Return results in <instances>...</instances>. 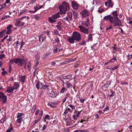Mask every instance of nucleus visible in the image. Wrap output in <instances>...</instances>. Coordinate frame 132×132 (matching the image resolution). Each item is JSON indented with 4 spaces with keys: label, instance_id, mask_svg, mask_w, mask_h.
Segmentation results:
<instances>
[{
    "label": "nucleus",
    "instance_id": "58836bf2",
    "mask_svg": "<svg viewBox=\"0 0 132 132\" xmlns=\"http://www.w3.org/2000/svg\"><path fill=\"white\" fill-rule=\"evenodd\" d=\"M10 17V16L9 15H5L3 16L2 18L1 19L4 20Z\"/></svg>",
    "mask_w": 132,
    "mask_h": 132
},
{
    "label": "nucleus",
    "instance_id": "0e129e2a",
    "mask_svg": "<svg viewBox=\"0 0 132 132\" xmlns=\"http://www.w3.org/2000/svg\"><path fill=\"white\" fill-rule=\"evenodd\" d=\"M5 55L4 54L1 55L0 56V59H1L2 58L5 57Z\"/></svg>",
    "mask_w": 132,
    "mask_h": 132
},
{
    "label": "nucleus",
    "instance_id": "9b49d317",
    "mask_svg": "<svg viewBox=\"0 0 132 132\" xmlns=\"http://www.w3.org/2000/svg\"><path fill=\"white\" fill-rule=\"evenodd\" d=\"M89 19L88 18L87 19V20L86 21H82L81 24L82 25H85L87 27H88L89 24Z\"/></svg>",
    "mask_w": 132,
    "mask_h": 132
},
{
    "label": "nucleus",
    "instance_id": "dca6fc26",
    "mask_svg": "<svg viewBox=\"0 0 132 132\" xmlns=\"http://www.w3.org/2000/svg\"><path fill=\"white\" fill-rule=\"evenodd\" d=\"M69 112H72V111L71 110V109L69 108H66L65 111L63 113V115L65 116Z\"/></svg>",
    "mask_w": 132,
    "mask_h": 132
},
{
    "label": "nucleus",
    "instance_id": "4be33fe9",
    "mask_svg": "<svg viewBox=\"0 0 132 132\" xmlns=\"http://www.w3.org/2000/svg\"><path fill=\"white\" fill-rule=\"evenodd\" d=\"M65 120L66 122L67 125L70 126L72 124V122H71V120Z\"/></svg>",
    "mask_w": 132,
    "mask_h": 132
},
{
    "label": "nucleus",
    "instance_id": "a211bd4d",
    "mask_svg": "<svg viewBox=\"0 0 132 132\" xmlns=\"http://www.w3.org/2000/svg\"><path fill=\"white\" fill-rule=\"evenodd\" d=\"M112 15L114 17L113 18H118V14L117 13V11H115L113 12H112Z\"/></svg>",
    "mask_w": 132,
    "mask_h": 132
},
{
    "label": "nucleus",
    "instance_id": "e433bc0d",
    "mask_svg": "<svg viewBox=\"0 0 132 132\" xmlns=\"http://www.w3.org/2000/svg\"><path fill=\"white\" fill-rule=\"evenodd\" d=\"M23 115V114L22 113H18V114L17 116V118H20Z\"/></svg>",
    "mask_w": 132,
    "mask_h": 132
},
{
    "label": "nucleus",
    "instance_id": "c85d7f7f",
    "mask_svg": "<svg viewBox=\"0 0 132 132\" xmlns=\"http://www.w3.org/2000/svg\"><path fill=\"white\" fill-rule=\"evenodd\" d=\"M41 83H40L39 82L36 85V87L38 90H39L40 88V86L41 85Z\"/></svg>",
    "mask_w": 132,
    "mask_h": 132
},
{
    "label": "nucleus",
    "instance_id": "f8f14e48",
    "mask_svg": "<svg viewBox=\"0 0 132 132\" xmlns=\"http://www.w3.org/2000/svg\"><path fill=\"white\" fill-rule=\"evenodd\" d=\"M67 40L68 42L71 44H73L75 42L74 41L75 40L72 36L71 37H69Z\"/></svg>",
    "mask_w": 132,
    "mask_h": 132
},
{
    "label": "nucleus",
    "instance_id": "de8ad7c7",
    "mask_svg": "<svg viewBox=\"0 0 132 132\" xmlns=\"http://www.w3.org/2000/svg\"><path fill=\"white\" fill-rule=\"evenodd\" d=\"M66 88L65 87H63L62 88L60 92L61 93H63L64 92Z\"/></svg>",
    "mask_w": 132,
    "mask_h": 132
},
{
    "label": "nucleus",
    "instance_id": "69168bd1",
    "mask_svg": "<svg viewBox=\"0 0 132 132\" xmlns=\"http://www.w3.org/2000/svg\"><path fill=\"white\" fill-rule=\"evenodd\" d=\"M55 40L56 42H57L58 43H59L60 42V40H59V39L58 38H57L55 39Z\"/></svg>",
    "mask_w": 132,
    "mask_h": 132
},
{
    "label": "nucleus",
    "instance_id": "39448f33",
    "mask_svg": "<svg viewBox=\"0 0 132 132\" xmlns=\"http://www.w3.org/2000/svg\"><path fill=\"white\" fill-rule=\"evenodd\" d=\"M47 89L48 90L47 93L50 97H55L57 96V93L53 91L51 88H47Z\"/></svg>",
    "mask_w": 132,
    "mask_h": 132
},
{
    "label": "nucleus",
    "instance_id": "37998d69",
    "mask_svg": "<svg viewBox=\"0 0 132 132\" xmlns=\"http://www.w3.org/2000/svg\"><path fill=\"white\" fill-rule=\"evenodd\" d=\"M12 31V30H6V34H7L9 35L11 32Z\"/></svg>",
    "mask_w": 132,
    "mask_h": 132
},
{
    "label": "nucleus",
    "instance_id": "2f4dec72",
    "mask_svg": "<svg viewBox=\"0 0 132 132\" xmlns=\"http://www.w3.org/2000/svg\"><path fill=\"white\" fill-rule=\"evenodd\" d=\"M22 118L21 117L19 119H18L16 120V121L18 123H20L22 121Z\"/></svg>",
    "mask_w": 132,
    "mask_h": 132
},
{
    "label": "nucleus",
    "instance_id": "4468645a",
    "mask_svg": "<svg viewBox=\"0 0 132 132\" xmlns=\"http://www.w3.org/2000/svg\"><path fill=\"white\" fill-rule=\"evenodd\" d=\"M61 14V12H58L55 15H54L52 16L53 18L54 19H57L58 18H59L60 17L59 15L60 14Z\"/></svg>",
    "mask_w": 132,
    "mask_h": 132
},
{
    "label": "nucleus",
    "instance_id": "2eb2a0df",
    "mask_svg": "<svg viewBox=\"0 0 132 132\" xmlns=\"http://www.w3.org/2000/svg\"><path fill=\"white\" fill-rule=\"evenodd\" d=\"M19 84L18 82H15L14 83L13 86L12 87L13 88L14 90L17 89L19 87Z\"/></svg>",
    "mask_w": 132,
    "mask_h": 132
},
{
    "label": "nucleus",
    "instance_id": "3c124183",
    "mask_svg": "<svg viewBox=\"0 0 132 132\" xmlns=\"http://www.w3.org/2000/svg\"><path fill=\"white\" fill-rule=\"evenodd\" d=\"M13 27V25H12L11 24H9L7 27L6 28V29L7 30H11L10 29L11 28V27Z\"/></svg>",
    "mask_w": 132,
    "mask_h": 132
},
{
    "label": "nucleus",
    "instance_id": "72a5a7b5",
    "mask_svg": "<svg viewBox=\"0 0 132 132\" xmlns=\"http://www.w3.org/2000/svg\"><path fill=\"white\" fill-rule=\"evenodd\" d=\"M20 19H17L16 21V24H15V25L17 26H19V25L20 24V23H21V21L20 20Z\"/></svg>",
    "mask_w": 132,
    "mask_h": 132
},
{
    "label": "nucleus",
    "instance_id": "8fccbe9b",
    "mask_svg": "<svg viewBox=\"0 0 132 132\" xmlns=\"http://www.w3.org/2000/svg\"><path fill=\"white\" fill-rule=\"evenodd\" d=\"M56 27L59 30H61L62 29V27L61 26H56Z\"/></svg>",
    "mask_w": 132,
    "mask_h": 132
},
{
    "label": "nucleus",
    "instance_id": "e2e57ef3",
    "mask_svg": "<svg viewBox=\"0 0 132 132\" xmlns=\"http://www.w3.org/2000/svg\"><path fill=\"white\" fill-rule=\"evenodd\" d=\"M21 45L20 46V49H21L22 48L24 44V43L23 41H22L21 42Z\"/></svg>",
    "mask_w": 132,
    "mask_h": 132
},
{
    "label": "nucleus",
    "instance_id": "bb28decb",
    "mask_svg": "<svg viewBox=\"0 0 132 132\" xmlns=\"http://www.w3.org/2000/svg\"><path fill=\"white\" fill-rule=\"evenodd\" d=\"M36 63L35 64V65L33 67V68L34 69H36V67L39 64V62L38 60V59H37V60H36Z\"/></svg>",
    "mask_w": 132,
    "mask_h": 132
},
{
    "label": "nucleus",
    "instance_id": "423d86ee",
    "mask_svg": "<svg viewBox=\"0 0 132 132\" xmlns=\"http://www.w3.org/2000/svg\"><path fill=\"white\" fill-rule=\"evenodd\" d=\"M115 19V18L112 16L111 15H109L105 16L103 18V19L105 21L109 20L111 24L113 23L112 21Z\"/></svg>",
    "mask_w": 132,
    "mask_h": 132
},
{
    "label": "nucleus",
    "instance_id": "6e6552de",
    "mask_svg": "<svg viewBox=\"0 0 132 132\" xmlns=\"http://www.w3.org/2000/svg\"><path fill=\"white\" fill-rule=\"evenodd\" d=\"M78 28H79L80 31L82 32L85 33H87L88 32V29H86L84 27L82 26H80L78 27Z\"/></svg>",
    "mask_w": 132,
    "mask_h": 132
},
{
    "label": "nucleus",
    "instance_id": "a878e982",
    "mask_svg": "<svg viewBox=\"0 0 132 132\" xmlns=\"http://www.w3.org/2000/svg\"><path fill=\"white\" fill-rule=\"evenodd\" d=\"M52 104V103L51 104L50 103H48L47 105L49 106H50L51 107L53 108H55L56 107V106L55 105V103H53Z\"/></svg>",
    "mask_w": 132,
    "mask_h": 132
},
{
    "label": "nucleus",
    "instance_id": "a18cd8bd",
    "mask_svg": "<svg viewBox=\"0 0 132 132\" xmlns=\"http://www.w3.org/2000/svg\"><path fill=\"white\" fill-rule=\"evenodd\" d=\"M71 116L70 115V114H68L67 116V118H66L65 120H71Z\"/></svg>",
    "mask_w": 132,
    "mask_h": 132
},
{
    "label": "nucleus",
    "instance_id": "680f3d73",
    "mask_svg": "<svg viewBox=\"0 0 132 132\" xmlns=\"http://www.w3.org/2000/svg\"><path fill=\"white\" fill-rule=\"evenodd\" d=\"M45 119H48L49 120L50 119L49 115L47 114H46L45 115Z\"/></svg>",
    "mask_w": 132,
    "mask_h": 132
},
{
    "label": "nucleus",
    "instance_id": "6e6d98bb",
    "mask_svg": "<svg viewBox=\"0 0 132 132\" xmlns=\"http://www.w3.org/2000/svg\"><path fill=\"white\" fill-rule=\"evenodd\" d=\"M69 107L70 108H71V109L72 110H73L75 109V107L74 106L72 105L71 104H70V105H69Z\"/></svg>",
    "mask_w": 132,
    "mask_h": 132
},
{
    "label": "nucleus",
    "instance_id": "09e8293b",
    "mask_svg": "<svg viewBox=\"0 0 132 132\" xmlns=\"http://www.w3.org/2000/svg\"><path fill=\"white\" fill-rule=\"evenodd\" d=\"M13 129V127L12 126L10 128L7 130L6 132H11Z\"/></svg>",
    "mask_w": 132,
    "mask_h": 132
},
{
    "label": "nucleus",
    "instance_id": "7c9ffc66",
    "mask_svg": "<svg viewBox=\"0 0 132 132\" xmlns=\"http://www.w3.org/2000/svg\"><path fill=\"white\" fill-rule=\"evenodd\" d=\"M34 18L36 20H38L40 19V17L37 14L33 15Z\"/></svg>",
    "mask_w": 132,
    "mask_h": 132
},
{
    "label": "nucleus",
    "instance_id": "c756f323",
    "mask_svg": "<svg viewBox=\"0 0 132 132\" xmlns=\"http://www.w3.org/2000/svg\"><path fill=\"white\" fill-rule=\"evenodd\" d=\"M36 108V106L35 105H34L32 107L31 109V112L32 113H34L35 111Z\"/></svg>",
    "mask_w": 132,
    "mask_h": 132
},
{
    "label": "nucleus",
    "instance_id": "864d4df0",
    "mask_svg": "<svg viewBox=\"0 0 132 132\" xmlns=\"http://www.w3.org/2000/svg\"><path fill=\"white\" fill-rule=\"evenodd\" d=\"M103 86L105 88H107L109 86L108 83H106L104 84Z\"/></svg>",
    "mask_w": 132,
    "mask_h": 132
},
{
    "label": "nucleus",
    "instance_id": "cd10ccee",
    "mask_svg": "<svg viewBox=\"0 0 132 132\" xmlns=\"http://www.w3.org/2000/svg\"><path fill=\"white\" fill-rule=\"evenodd\" d=\"M42 117L39 118L37 120H35L34 121V123L33 124V125H34L36 123H37L39 121H40Z\"/></svg>",
    "mask_w": 132,
    "mask_h": 132
},
{
    "label": "nucleus",
    "instance_id": "5701e85b",
    "mask_svg": "<svg viewBox=\"0 0 132 132\" xmlns=\"http://www.w3.org/2000/svg\"><path fill=\"white\" fill-rule=\"evenodd\" d=\"M6 30V29H5L0 32V36H2V37H3L4 35H5Z\"/></svg>",
    "mask_w": 132,
    "mask_h": 132
},
{
    "label": "nucleus",
    "instance_id": "b1692460",
    "mask_svg": "<svg viewBox=\"0 0 132 132\" xmlns=\"http://www.w3.org/2000/svg\"><path fill=\"white\" fill-rule=\"evenodd\" d=\"M59 52H60V50L59 49L56 47H54V50L53 51L54 53H56Z\"/></svg>",
    "mask_w": 132,
    "mask_h": 132
},
{
    "label": "nucleus",
    "instance_id": "ea45409f",
    "mask_svg": "<svg viewBox=\"0 0 132 132\" xmlns=\"http://www.w3.org/2000/svg\"><path fill=\"white\" fill-rule=\"evenodd\" d=\"M65 77L66 78V79H70L71 80L72 79V78H71L72 77V76L71 75H67V76H65Z\"/></svg>",
    "mask_w": 132,
    "mask_h": 132
},
{
    "label": "nucleus",
    "instance_id": "ddd939ff",
    "mask_svg": "<svg viewBox=\"0 0 132 132\" xmlns=\"http://www.w3.org/2000/svg\"><path fill=\"white\" fill-rule=\"evenodd\" d=\"M14 90V89L12 86H9L7 87V89L6 90V92L7 93H9L12 92Z\"/></svg>",
    "mask_w": 132,
    "mask_h": 132
},
{
    "label": "nucleus",
    "instance_id": "338daca9",
    "mask_svg": "<svg viewBox=\"0 0 132 132\" xmlns=\"http://www.w3.org/2000/svg\"><path fill=\"white\" fill-rule=\"evenodd\" d=\"M111 60H112V61H113V60H114L115 61H116L117 60V59L116 57V56H113V57L111 59Z\"/></svg>",
    "mask_w": 132,
    "mask_h": 132
},
{
    "label": "nucleus",
    "instance_id": "4d7b16f0",
    "mask_svg": "<svg viewBox=\"0 0 132 132\" xmlns=\"http://www.w3.org/2000/svg\"><path fill=\"white\" fill-rule=\"evenodd\" d=\"M12 66L9 65V72L10 73L11 72Z\"/></svg>",
    "mask_w": 132,
    "mask_h": 132
},
{
    "label": "nucleus",
    "instance_id": "13d9d810",
    "mask_svg": "<svg viewBox=\"0 0 132 132\" xmlns=\"http://www.w3.org/2000/svg\"><path fill=\"white\" fill-rule=\"evenodd\" d=\"M76 112H78V113H76V114L77 116L78 117H79V115L80 114L81 111H80L79 112H78L77 111H76Z\"/></svg>",
    "mask_w": 132,
    "mask_h": 132
},
{
    "label": "nucleus",
    "instance_id": "c9c22d12",
    "mask_svg": "<svg viewBox=\"0 0 132 132\" xmlns=\"http://www.w3.org/2000/svg\"><path fill=\"white\" fill-rule=\"evenodd\" d=\"M119 65H116L115 67H113L112 68V71H114L116 69H118L119 67Z\"/></svg>",
    "mask_w": 132,
    "mask_h": 132
},
{
    "label": "nucleus",
    "instance_id": "20e7f679",
    "mask_svg": "<svg viewBox=\"0 0 132 132\" xmlns=\"http://www.w3.org/2000/svg\"><path fill=\"white\" fill-rule=\"evenodd\" d=\"M72 36L75 40L76 41H79L81 39L80 34L77 32H73Z\"/></svg>",
    "mask_w": 132,
    "mask_h": 132
},
{
    "label": "nucleus",
    "instance_id": "6ab92c4d",
    "mask_svg": "<svg viewBox=\"0 0 132 132\" xmlns=\"http://www.w3.org/2000/svg\"><path fill=\"white\" fill-rule=\"evenodd\" d=\"M26 79V77L25 75L23 76H21L20 78V81L24 83V82L25 80Z\"/></svg>",
    "mask_w": 132,
    "mask_h": 132
},
{
    "label": "nucleus",
    "instance_id": "f03ea898",
    "mask_svg": "<svg viewBox=\"0 0 132 132\" xmlns=\"http://www.w3.org/2000/svg\"><path fill=\"white\" fill-rule=\"evenodd\" d=\"M25 62L24 59L21 58H15L14 59H11L10 60L9 65L12 66L14 62L16 64H18V65L20 67L22 66Z\"/></svg>",
    "mask_w": 132,
    "mask_h": 132
},
{
    "label": "nucleus",
    "instance_id": "f704fd0d",
    "mask_svg": "<svg viewBox=\"0 0 132 132\" xmlns=\"http://www.w3.org/2000/svg\"><path fill=\"white\" fill-rule=\"evenodd\" d=\"M69 18L71 20L72 19V13L71 12H69L68 14Z\"/></svg>",
    "mask_w": 132,
    "mask_h": 132
},
{
    "label": "nucleus",
    "instance_id": "473e14b6",
    "mask_svg": "<svg viewBox=\"0 0 132 132\" xmlns=\"http://www.w3.org/2000/svg\"><path fill=\"white\" fill-rule=\"evenodd\" d=\"M49 21L51 23H53L54 20L52 19V17H49L48 18Z\"/></svg>",
    "mask_w": 132,
    "mask_h": 132
},
{
    "label": "nucleus",
    "instance_id": "052dcab7",
    "mask_svg": "<svg viewBox=\"0 0 132 132\" xmlns=\"http://www.w3.org/2000/svg\"><path fill=\"white\" fill-rule=\"evenodd\" d=\"M86 44L85 42V41H83L80 44V45H84Z\"/></svg>",
    "mask_w": 132,
    "mask_h": 132
},
{
    "label": "nucleus",
    "instance_id": "7ed1b4c3",
    "mask_svg": "<svg viewBox=\"0 0 132 132\" xmlns=\"http://www.w3.org/2000/svg\"><path fill=\"white\" fill-rule=\"evenodd\" d=\"M7 96L5 95L4 93L0 91V101L2 102L3 104L7 102Z\"/></svg>",
    "mask_w": 132,
    "mask_h": 132
},
{
    "label": "nucleus",
    "instance_id": "f3484780",
    "mask_svg": "<svg viewBox=\"0 0 132 132\" xmlns=\"http://www.w3.org/2000/svg\"><path fill=\"white\" fill-rule=\"evenodd\" d=\"M41 85L42 86V88H43L44 89H47L48 88V87H49V86L47 85H45L43 83H41ZM49 89V88H48Z\"/></svg>",
    "mask_w": 132,
    "mask_h": 132
},
{
    "label": "nucleus",
    "instance_id": "603ef678",
    "mask_svg": "<svg viewBox=\"0 0 132 132\" xmlns=\"http://www.w3.org/2000/svg\"><path fill=\"white\" fill-rule=\"evenodd\" d=\"M49 55V53L44 54L43 56V58L44 59H45L47 57H48V56Z\"/></svg>",
    "mask_w": 132,
    "mask_h": 132
},
{
    "label": "nucleus",
    "instance_id": "0eeeda50",
    "mask_svg": "<svg viewBox=\"0 0 132 132\" xmlns=\"http://www.w3.org/2000/svg\"><path fill=\"white\" fill-rule=\"evenodd\" d=\"M113 23H114L113 26L115 27L117 26H121V21L118 18H115V19L112 21Z\"/></svg>",
    "mask_w": 132,
    "mask_h": 132
},
{
    "label": "nucleus",
    "instance_id": "79ce46f5",
    "mask_svg": "<svg viewBox=\"0 0 132 132\" xmlns=\"http://www.w3.org/2000/svg\"><path fill=\"white\" fill-rule=\"evenodd\" d=\"M79 98L81 103H84V101L86 100L85 99H82L81 97H79Z\"/></svg>",
    "mask_w": 132,
    "mask_h": 132
},
{
    "label": "nucleus",
    "instance_id": "c03bdc74",
    "mask_svg": "<svg viewBox=\"0 0 132 132\" xmlns=\"http://www.w3.org/2000/svg\"><path fill=\"white\" fill-rule=\"evenodd\" d=\"M110 62H111L112 63H114V61H112V60H111V59H110V60L109 61H108L107 62L105 63L104 64V65H105Z\"/></svg>",
    "mask_w": 132,
    "mask_h": 132
},
{
    "label": "nucleus",
    "instance_id": "bf43d9fd",
    "mask_svg": "<svg viewBox=\"0 0 132 132\" xmlns=\"http://www.w3.org/2000/svg\"><path fill=\"white\" fill-rule=\"evenodd\" d=\"M5 120V119L4 118H3L0 121V122L1 123H3L4 122Z\"/></svg>",
    "mask_w": 132,
    "mask_h": 132
},
{
    "label": "nucleus",
    "instance_id": "a19ab883",
    "mask_svg": "<svg viewBox=\"0 0 132 132\" xmlns=\"http://www.w3.org/2000/svg\"><path fill=\"white\" fill-rule=\"evenodd\" d=\"M72 117L73 119L75 120H77L78 118L79 117L76 114L73 115Z\"/></svg>",
    "mask_w": 132,
    "mask_h": 132
},
{
    "label": "nucleus",
    "instance_id": "412c9836",
    "mask_svg": "<svg viewBox=\"0 0 132 132\" xmlns=\"http://www.w3.org/2000/svg\"><path fill=\"white\" fill-rule=\"evenodd\" d=\"M92 34H89L88 36V40L89 41H92L93 40L92 39Z\"/></svg>",
    "mask_w": 132,
    "mask_h": 132
},
{
    "label": "nucleus",
    "instance_id": "774afa93",
    "mask_svg": "<svg viewBox=\"0 0 132 132\" xmlns=\"http://www.w3.org/2000/svg\"><path fill=\"white\" fill-rule=\"evenodd\" d=\"M47 128V127L46 125H43V128L42 129V130H45Z\"/></svg>",
    "mask_w": 132,
    "mask_h": 132
},
{
    "label": "nucleus",
    "instance_id": "aec40b11",
    "mask_svg": "<svg viewBox=\"0 0 132 132\" xmlns=\"http://www.w3.org/2000/svg\"><path fill=\"white\" fill-rule=\"evenodd\" d=\"M72 12L74 16L75 19H76L78 16V13L77 12H76L74 10Z\"/></svg>",
    "mask_w": 132,
    "mask_h": 132
},
{
    "label": "nucleus",
    "instance_id": "49530a36",
    "mask_svg": "<svg viewBox=\"0 0 132 132\" xmlns=\"http://www.w3.org/2000/svg\"><path fill=\"white\" fill-rule=\"evenodd\" d=\"M34 9H35L34 11L35 12H36L38 10H39L38 8V5H37L35 7H34Z\"/></svg>",
    "mask_w": 132,
    "mask_h": 132
},
{
    "label": "nucleus",
    "instance_id": "393cba45",
    "mask_svg": "<svg viewBox=\"0 0 132 132\" xmlns=\"http://www.w3.org/2000/svg\"><path fill=\"white\" fill-rule=\"evenodd\" d=\"M108 2L109 4V6H110L111 7H112L113 6L112 4L111 0H108Z\"/></svg>",
    "mask_w": 132,
    "mask_h": 132
},
{
    "label": "nucleus",
    "instance_id": "5fc2aeb1",
    "mask_svg": "<svg viewBox=\"0 0 132 132\" xmlns=\"http://www.w3.org/2000/svg\"><path fill=\"white\" fill-rule=\"evenodd\" d=\"M66 84L67 87L68 88H70L72 85L71 84H70V83H67Z\"/></svg>",
    "mask_w": 132,
    "mask_h": 132
},
{
    "label": "nucleus",
    "instance_id": "f257e3e1",
    "mask_svg": "<svg viewBox=\"0 0 132 132\" xmlns=\"http://www.w3.org/2000/svg\"><path fill=\"white\" fill-rule=\"evenodd\" d=\"M59 9L61 14H65L67 11L70 10L69 4L64 1L62 3V4L59 5Z\"/></svg>",
    "mask_w": 132,
    "mask_h": 132
},
{
    "label": "nucleus",
    "instance_id": "1a4fd4ad",
    "mask_svg": "<svg viewBox=\"0 0 132 132\" xmlns=\"http://www.w3.org/2000/svg\"><path fill=\"white\" fill-rule=\"evenodd\" d=\"M79 5L75 1H73L71 2V6L75 10H77Z\"/></svg>",
    "mask_w": 132,
    "mask_h": 132
},
{
    "label": "nucleus",
    "instance_id": "9d476101",
    "mask_svg": "<svg viewBox=\"0 0 132 132\" xmlns=\"http://www.w3.org/2000/svg\"><path fill=\"white\" fill-rule=\"evenodd\" d=\"M89 15V13L86 9H85L82 12V18H85Z\"/></svg>",
    "mask_w": 132,
    "mask_h": 132
},
{
    "label": "nucleus",
    "instance_id": "4c0bfd02",
    "mask_svg": "<svg viewBox=\"0 0 132 132\" xmlns=\"http://www.w3.org/2000/svg\"><path fill=\"white\" fill-rule=\"evenodd\" d=\"M6 5V4L5 3H3L2 5H0V9H3Z\"/></svg>",
    "mask_w": 132,
    "mask_h": 132
}]
</instances>
